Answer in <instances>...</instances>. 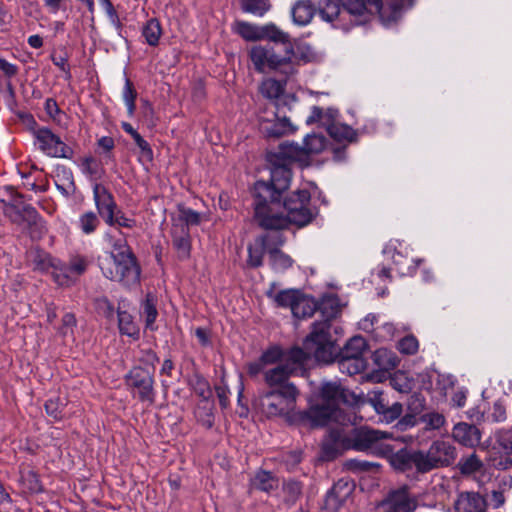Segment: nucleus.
<instances>
[{
  "mask_svg": "<svg viewBox=\"0 0 512 512\" xmlns=\"http://www.w3.org/2000/svg\"><path fill=\"white\" fill-rule=\"evenodd\" d=\"M412 0H341V6L335 0H322L319 15L327 22L338 21L343 28L364 25L376 14L384 26L395 24L404 11L412 6Z\"/></svg>",
  "mask_w": 512,
  "mask_h": 512,
  "instance_id": "obj_1",
  "label": "nucleus"
},
{
  "mask_svg": "<svg viewBox=\"0 0 512 512\" xmlns=\"http://www.w3.org/2000/svg\"><path fill=\"white\" fill-rule=\"evenodd\" d=\"M310 198L308 190H297L284 198H278L277 209L272 210V203L267 202L264 214L259 216L254 212V218L258 225L266 230L280 231L289 224L303 227L313 219V213L309 208Z\"/></svg>",
  "mask_w": 512,
  "mask_h": 512,
  "instance_id": "obj_2",
  "label": "nucleus"
},
{
  "mask_svg": "<svg viewBox=\"0 0 512 512\" xmlns=\"http://www.w3.org/2000/svg\"><path fill=\"white\" fill-rule=\"evenodd\" d=\"M336 354V339L328 333V324L315 322L311 332L304 339L303 348L293 347L284 352L283 364H290L295 372L308 357H314L317 362L328 364L334 361Z\"/></svg>",
  "mask_w": 512,
  "mask_h": 512,
  "instance_id": "obj_3",
  "label": "nucleus"
},
{
  "mask_svg": "<svg viewBox=\"0 0 512 512\" xmlns=\"http://www.w3.org/2000/svg\"><path fill=\"white\" fill-rule=\"evenodd\" d=\"M317 403L303 412V423L311 427L327 424L330 419H337L340 404H353L355 395L338 381H325L315 395Z\"/></svg>",
  "mask_w": 512,
  "mask_h": 512,
  "instance_id": "obj_4",
  "label": "nucleus"
},
{
  "mask_svg": "<svg viewBox=\"0 0 512 512\" xmlns=\"http://www.w3.org/2000/svg\"><path fill=\"white\" fill-rule=\"evenodd\" d=\"M270 163L269 181L258 180L253 187L254 212L259 216L266 211L267 202L272 203V210L279 207L278 198L288 190L292 178L291 167L281 157L268 155Z\"/></svg>",
  "mask_w": 512,
  "mask_h": 512,
  "instance_id": "obj_5",
  "label": "nucleus"
},
{
  "mask_svg": "<svg viewBox=\"0 0 512 512\" xmlns=\"http://www.w3.org/2000/svg\"><path fill=\"white\" fill-rule=\"evenodd\" d=\"M23 195L17 191L2 206L3 213L13 224L24 227L32 240L41 239L46 233L45 223L38 211L30 204H25Z\"/></svg>",
  "mask_w": 512,
  "mask_h": 512,
  "instance_id": "obj_6",
  "label": "nucleus"
},
{
  "mask_svg": "<svg viewBox=\"0 0 512 512\" xmlns=\"http://www.w3.org/2000/svg\"><path fill=\"white\" fill-rule=\"evenodd\" d=\"M250 58L258 72L277 71L288 77L296 72L293 62L294 48L288 46L284 55H279L273 46L257 45L250 50Z\"/></svg>",
  "mask_w": 512,
  "mask_h": 512,
  "instance_id": "obj_7",
  "label": "nucleus"
},
{
  "mask_svg": "<svg viewBox=\"0 0 512 512\" xmlns=\"http://www.w3.org/2000/svg\"><path fill=\"white\" fill-rule=\"evenodd\" d=\"M339 118L340 113L337 108L328 107L326 110H323L319 106H313L310 115L306 118V124H319L326 129L329 136L336 142H356L358 132L351 126L340 122Z\"/></svg>",
  "mask_w": 512,
  "mask_h": 512,
  "instance_id": "obj_8",
  "label": "nucleus"
},
{
  "mask_svg": "<svg viewBox=\"0 0 512 512\" xmlns=\"http://www.w3.org/2000/svg\"><path fill=\"white\" fill-rule=\"evenodd\" d=\"M298 395L294 384H286L282 389H272L261 395L258 408L268 418L286 416L295 409Z\"/></svg>",
  "mask_w": 512,
  "mask_h": 512,
  "instance_id": "obj_9",
  "label": "nucleus"
},
{
  "mask_svg": "<svg viewBox=\"0 0 512 512\" xmlns=\"http://www.w3.org/2000/svg\"><path fill=\"white\" fill-rule=\"evenodd\" d=\"M268 297L273 298L279 306L290 307L297 318L310 317L317 310V302L302 290H268Z\"/></svg>",
  "mask_w": 512,
  "mask_h": 512,
  "instance_id": "obj_10",
  "label": "nucleus"
},
{
  "mask_svg": "<svg viewBox=\"0 0 512 512\" xmlns=\"http://www.w3.org/2000/svg\"><path fill=\"white\" fill-rule=\"evenodd\" d=\"M390 438L391 434L388 432L361 427L355 429L352 434V448L378 456L386 455L391 452V448L384 443V440Z\"/></svg>",
  "mask_w": 512,
  "mask_h": 512,
  "instance_id": "obj_11",
  "label": "nucleus"
},
{
  "mask_svg": "<svg viewBox=\"0 0 512 512\" xmlns=\"http://www.w3.org/2000/svg\"><path fill=\"white\" fill-rule=\"evenodd\" d=\"M456 457V448L449 441L438 439L432 442L427 451H421L420 460L426 473L433 469L450 466Z\"/></svg>",
  "mask_w": 512,
  "mask_h": 512,
  "instance_id": "obj_12",
  "label": "nucleus"
},
{
  "mask_svg": "<svg viewBox=\"0 0 512 512\" xmlns=\"http://www.w3.org/2000/svg\"><path fill=\"white\" fill-rule=\"evenodd\" d=\"M35 145L45 155L52 158L72 159L74 150L47 127H40L34 132Z\"/></svg>",
  "mask_w": 512,
  "mask_h": 512,
  "instance_id": "obj_13",
  "label": "nucleus"
},
{
  "mask_svg": "<svg viewBox=\"0 0 512 512\" xmlns=\"http://www.w3.org/2000/svg\"><path fill=\"white\" fill-rule=\"evenodd\" d=\"M91 264V260L84 255H74L68 263L60 260L53 272V279L59 286L74 285Z\"/></svg>",
  "mask_w": 512,
  "mask_h": 512,
  "instance_id": "obj_14",
  "label": "nucleus"
},
{
  "mask_svg": "<svg viewBox=\"0 0 512 512\" xmlns=\"http://www.w3.org/2000/svg\"><path fill=\"white\" fill-rule=\"evenodd\" d=\"M285 236L280 231L271 230L254 239L247 246L248 257L246 265L249 268H258L263 264L265 253L269 254L271 243L284 244Z\"/></svg>",
  "mask_w": 512,
  "mask_h": 512,
  "instance_id": "obj_15",
  "label": "nucleus"
},
{
  "mask_svg": "<svg viewBox=\"0 0 512 512\" xmlns=\"http://www.w3.org/2000/svg\"><path fill=\"white\" fill-rule=\"evenodd\" d=\"M99 267L107 279L120 282L124 286L135 285L140 278L139 267H136V276H130V273L128 274L130 265H124L122 261L109 255L104 258H99Z\"/></svg>",
  "mask_w": 512,
  "mask_h": 512,
  "instance_id": "obj_16",
  "label": "nucleus"
},
{
  "mask_svg": "<svg viewBox=\"0 0 512 512\" xmlns=\"http://www.w3.org/2000/svg\"><path fill=\"white\" fill-rule=\"evenodd\" d=\"M383 252L391 256L395 269L401 277L413 276L422 262V259L415 258L411 250L400 242L395 246L387 245Z\"/></svg>",
  "mask_w": 512,
  "mask_h": 512,
  "instance_id": "obj_17",
  "label": "nucleus"
},
{
  "mask_svg": "<svg viewBox=\"0 0 512 512\" xmlns=\"http://www.w3.org/2000/svg\"><path fill=\"white\" fill-rule=\"evenodd\" d=\"M128 387L136 391L141 402L153 403L155 400L153 375L140 367L133 368L126 375Z\"/></svg>",
  "mask_w": 512,
  "mask_h": 512,
  "instance_id": "obj_18",
  "label": "nucleus"
},
{
  "mask_svg": "<svg viewBox=\"0 0 512 512\" xmlns=\"http://www.w3.org/2000/svg\"><path fill=\"white\" fill-rule=\"evenodd\" d=\"M417 505L416 497L406 485L391 490L381 504L383 512H413Z\"/></svg>",
  "mask_w": 512,
  "mask_h": 512,
  "instance_id": "obj_19",
  "label": "nucleus"
},
{
  "mask_svg": "<svg viewBox=\"0 0 512 512\" xmlns=\"http://www.w3.org/2000/svg\"><path fill=\"white\" fill-rule=\"evenodd\" d=\"M354 490V484L347 479L338 480L327 492L323 509L325 512H339Z\"/></svg>",
  "mask_w": 512,
  "mask_h": 512,
  "instance_id": "obj_20",
  "label": "nucleus"
},
{
  "mask_svg": "<svg viewBox=\"0 0 512 512\" xmlns=\"http://www.w3.org/2000/svg\"><path fill=\"white\" fill-rule=\"evenodd\" d=\"M93 199L99 215L104 219L111 221L112 214L118 206L112 193L101 183L93 184Z\"/></svg>",
  "mask_w": 512,
  "mask_h": 512,
  "instance_id": "obj_21",
  "label": "nucleus"
},
{
  "mask_svg": "<svg viewBox=\"0 0 512 512\" xmlns=\"http://www.w3.org/2000/svg\"><path fill=\"white\" fill-rule=\"evenodd\" d=\"M421 450L400 449L390 455L391 466L401 472H406L415 468L420 473H425L420 460Z\"/></svg>",
  "mask_w": 512,
  "mask_h": 512,
  "instance_id": "obj_22",
  "label": "nucleus"
},
{
  "mask_svg": "<svg viewBox=\"0 0 512 512\" xmlns=\"http://www.w3.org/2000/svg\"><path fill=\"white\" fill-rule=\"evenodd\" d=\"M106 238L113 248V251L109 256L114 257L115 259H119L122 261L124 265H130V270H128V274L130 276H136V267H139L136 263V258L133 255L130 247L127 244L125 237L115 238L110 234H106Z\"/></svg>",
  "mask_w": 512,
  "mask_h": 512,
  "instance_id": "obj_23",
  "label": "nucleus"
},
{
  "mask_svg": "<svg viewBox=\"0 0 512 512\" xmlns=\"http://www.w3.org/2000/svg\"><path fill=\"white\" fill-rule=\"evenodd\" d=\"M259 129L267 138H280L295 131L289 118L278 117L276 114L273 119H261Z\"/></svg>",
  "mask_w": 512,
  "mask_h": 512,
  "instance_id": "obj_24",
  "label": "nucleus"
},
{
  "mask_svg": "<svg viewBox=\"0 0 512 512\" xmlns=\"http://www.w3.org/2000/svg\"><path fill=\"white\" fill-rule=\"evenodd\" d=\"M487 502L477 492H462L454 503L455 512H486Z\"/></svg>",
  "mask_w": 512,
  "mask_h": 512,
  "instance_id": "obj_25",
  "label": "nucleus"
},
{
  "mask_svg": "<svg viewBox=\"0 0 512 512\" xmlns=\"http://www.w3.org/2000/svg\"><path fill=\"white\" fill-rule=\"evenodd\" d=\"M452 437L463 446L474 447L479 444L481 434L475 425L460 422L453 427Z\"/></svg>",
  "mask_w": 512,
  "mask_h": 512,
  "instance_id": "obj_26",
  "label": "nucleus"
},
{
  "mask_svg": "<svg viewBox=\"0 0 512 512\" xmlns=\"http://www.w3.org/2000/svg\"><path fill=\"white\" fill-rule=\"evenodd\" d=\"M117 318H118V330L122 336H127L133 340H138L140 338V327L135 320V317L124 310L122 306L119 305L117 310Z\"/></svg>",
  "mask_w": 512,
  "mask_h": 512,
  "instance_id": "obj_27",
  "label": "nucleus"
},
{
  "mask_svg": "<svg viewBox=\"0 0 512 512\" xmlns=\"http://www.w3.org/2000/svg\"><path fill=\"white\" fill-rule=\"evenodd\" d=\"M342 306L343 303L334 294H327L322 298V300L319 303L317 302V310L324 318L322 322H326L328 324V333L330 335V320L335 318L340 313Z\"/></svg>",
  "mask_w": 512,
  "mask_h": 512,
  "instance_id": "obj_28",
  "label": "nucleus"
},
{
  "mask_svg": "<svg viewBox=\"0 0 512 512\" xmlns=\"http://www.w3.org/2000/svg\"><path fill=\"white\" fill-rule=\"evenodd\" d=\"M294 373V367L290 364H280L265 372V381L270 387L282 389L286 384H292L288 381L289 377Z\"/></svg>",
  "mask_w": 512,
  "mask_h": 512,
  "instance_id": "obj_29",
  "label": "nucleus"
},
{
  "mask_svg": "<svg viewBox=\"0 0 512 512\" xmlns=\"http://www.w3.org/2000/svg\"><path fill=\"white\" fill-rule=\"evenodd\" d=\"M316 12L312 0H298L293 5L291 14L293 22L299 26H305L311 22Z\"/></svg>",
  "mask_w": 512,
  "mask_h": 512,
  "instance_id": "obj_30",
  "label": "nucleus"
},
{
  "mask_svg": "<svg viewBox=\"0 0 512 512\" xmlns=\"http://www.w3.org/2000/svg\"><path fill=\"white\" fill-rule=\"evenodd\" d=\"M178 215L172 218V227L178 226V229H189L190 226H197L202 221V215L183 204L177 206Z\"/></svg>",
  "mask_w": 512,
  "mask_h": 512,
  "instance_id": "obj_31",
  "label": "nucleus"
},
{
  "mask_svg": "<svg viewBox=\"0 0 512 512\" xmlns=\"http://www.w3.org/2000/svg\"><path fill=\"white\" fill-rule=\"evenodd\" d=\"M140 317L144 321L146 330L156 331L158 329L156 325V319L158 317L156 299L151 293H148L145 300L141 303Z\"/></svg>",
  "mask_w": 512,
  "mask_h": 512,
  "instance_id": "obj_32",
  "label": "nucleus"
},
{
  "mask_svg": "<svg viewBox=\"0 0 512 512\" xmlns=\"http://www.w3.org/2000/svg\"><path fill=\"white\" fill-rule=\"evenodd\" d=\"M260 40H268L275 44H282L284 45V52L288 50V46H293L290 35L281 30L274 23L261 26Z\"/></svg>",
  "mask_w": 512,
  "mask_h": 512,
  "instance_id": "obj_33",
  "label": "nucleus"
},
{
  "mask_svg": "<svg viewBox=\"0 0 512 512\" xmlns=\"http://www.w3.org/2000/svg\"><path fill=\"white\" fill-rule=\"evenodd\" d=\"M172 242L177 250L180 259H186L190 255L191 243L189 229H178V226L172 227Z\"/></svg>",
  "mask_w": 512,
  "mask_h": 512,
  "instance_id": "obj_34",
  "label": "nucleus"
},
{
  "mask_svg": "<svg viewBox=\"0 0 512 512\" xmlns=\"http://www.w3.org/2000/svg\"><path fill=\"white\" fill-rule=\"evenodd\" d=\"M283 245L284 244L271 243L268 258L270 266L275 271H284L293 264L292 258L280 250Z\"/></svg>",
  "mask_w": 512,
  "mask_h": 512,
  "instance_id": "obj_35",
  "label": "nucleus"
},
{
  "mask_svg": "<svg viewBox=\"0 0 512 512\" xmlns=\"http://www.w3.org/2000/svg\"><path fill=\"white\" fill-rule=\"evenodd\" d=\"M337 354L334 356V360L337 355L346 356L349 358H363V353L367 348L366 340L362 336H354L346 343V345L340 350L338 346Z\"/></svg>",
  "mask_w": 512,
  "mask_h": 512,
  "instance_id": "obj_36",
  "label": "nucleus"
},
{
  "mask_svg": "<svg viewBox=\"0 0 512 512\" xmlns=\"http://www.w3.org/2000/svg\"><path fill=\"white\" fill-rule=\"evenodd\" d=\"M270 155L281 157L283 161L291 165L293 161L302 160L306 153L304 152L303 145L291 142L280 144L278 152L271 153Z\"/></svg>",
  "mask_w": 512,
  "mask_h": 512,
  "instance_id": "obj_37",
  "label": "nucleus"
},
{
  "mask_svg": "<svg viewBox=\"0 0 512 512\" xmlns=\"http://www.w3.org/2000/svg\"><path fill=\"white\" fill-rule=\"evenodd\" d=\"M19 472V483L24 493L36 494L42 491L40 479L35 471L21 467Z\"/></svg>",
  "mask_w": 512,
  "mask_h": 512,
  "instance_id": "obj_38",
  "label": "nucleus"
},
{
  "mask_svg": "<svg viewBox=\"0 0 512 512\" xmlns=\"http://www.w3.org/2000/svg\"><path fill=\"white\" fill-rule=\"evenodd\" d=\"M373 362L375 365L383 371H389L395 369L399 364L397 355L386 348L377 349L373 353Z\"/></svg>",
  "mask_w": 512,
  "mask_h": 512,
  "instance_id": "obj_39",
  "label": "nucleus"
},
{
  "mask_svg": "<svg viewBox=\"0 0 512 512\" xmlns=\"http://www.w3.org/2000/svg\"><path fill=\"white\" fill-rule=\"evenodd\" d=\"M338 369L347 375H355L362 372L366 367L364 358H349L342 355H337Z\"/></svg>",
  "mask_w": 512,
  "mask_h": 512,
  "instance_id": "obj_40",
  "label": "nucleus"
},
{
  "mask_svg": "<svg viewBox=\"0 0 512 512\" xmlns=\"http://www.w3.org/2000/svg\"><path fill=\"white\" fill-rule=\"evenodd\" d=\"M251 483L255 489L267 493L275 490L279 484L277 478L271 472L264 470L257 472Z\"/></svg>",
  "mask_w": 512,
  "mask_h": 512,
  "instance_id": "obj_41",
  "label": "nucleus"
},
{
  "mask_svg": "<svg viewBox=\"0 0 512 512\" xmlns=\"http://www.w3.org/2000/svg\"><path fill=\"white\" fill-rule=\"evenodd\" d=\"M81 171L85 174L90 181L99 183L98 181L103 177L105 171L100 166V163L92 156H86L81 161Z\"/></svg>",
  "mask_w": 512,
  "mask_h": 512,
  "instance_id": "obj_42",
  "label": "nucleus"
},
{
  "mask_svg": "<svg viewBox=\"0 0 512 512\" xmlns=\"http://www.w3.org/2000/svg\"><path fill=\"white\" fill-rule=\"evenodd\" d=\"M162 35V27L158 19L151 18L142 27V36L149 46H157Z\"/></svg>",
  "mask_w": 512,
  "mask_h": 512,
  "instance_id": "obj_43",
  "label": "nucleus"
},
{
  "mask_svg": "<svg viewBox=\"0 0 512 512\" xmlns=\"http://www.w3.org/2000/svg\"><path fill=\"white\" fill-rule=\"evenodd\" d=\"M32 262L36 269L47 272L53 278V272L55 267L58 266L57 264H59L60 260L51 257L49 254L43 251L38 250L33 253Z\"/></svg>",
  "mask_w": 512,
  "mask_h": 512,
  "instance_id": "obj_44",
  "label": "nucleus"
},
{
  "mask_svg": "<svg viewBox=\"0 0 512 512\" xmlns=\"http://www.w3.org/2000/svg\"><path fill=\"white\" fill-rule=\"evenodd\" d=\"M241 10L258 17L264 16L270 9L269 0H239Z\"/></svg>",
  "mask_w": 512,
  "mask_h": 512,
  "instance_id": "obj_45",
  "label": "nucleus"
},
{
  "mask_svg": "<svg viewBox=\"0 0 512 512\" xmlns=\"http://www.w3.org/2000/svg\"><path fill=\"white\" fill-rule=\"evenodd\" d=\"M390 385L400 393H410L414 388V380L408 373L397 371L391 377Z\"/></svg>",
  "mask_w": 512,
  "mask_h": 512,
  "instance_id": "obj_46",
  "label": "nucleus"
},
{
  "mask_svg": "<svg viewBox=\"0 0 512 512\" xmlns=\"http://www.w3.org/2000/svg\"><path fill=\"white\" fill-rule=\"evenodd\" d=\"M326 145V138L321 134H309L303 140V149L306 156L321 153Z\"/></svg>",
  "mask_w": 512,
  "mask_h": 512,
  "instance_id": "obj_47",
  "label": "nucleus"
},
{
  "mask_svg": "<svg viewBox=\"0 0 512 512\" xmlns=\"http://www.w3.org/2000/svg\"><path fill=\"white\" fill-rule=\"evenodd\" d=\"M284 85L285 82L269 78L262 82L260 92L268 99H277L284 92Z\"/></svg>",
  "mask_w": 512,
  "mask_h": 512,
  "instance_id": "obj_48",
  "label": "nucleus"
},
{
  "mask_svg": "<svg viewBox=\"0 0 512 512\" xmlns=\"http://www.w3.org/2000/svg\"><path fill=\"white\" fill-rule=\"evenodd\" d=\"M512 453H503L497 449H489L488 460L491 465L500 470H506L512 466Z\"/></svg>",
  "mask_w": 512,
  "mask_h": 512,
  "instance_id": "obj_49",
  "label": "nucleus"
},
{
  "mask_svg": "<svg viewBox=\"0 0 512 512\" xmlns=\"http://www.w3.org/2000/svg\"><path fill=\"white\" fill-rule=\"evenodd\" d=\"M99 225L100 220L93 211L85 212L79 217L78 227L86 235L94 233Z\"/></svg>",
  "mask_w": 512,
  "mask_h": 512,
  "instance_id": "obj_50",
  "label": "nucleus"
},
{
  "mask_svg": "<svg viewBox=\"0 0 512 512\" xmlns=\"http://www.w3.org/2000/svg\"><path fill=\"white\" fill-rule=\"evenodd\" d=\"M490 449H497L503 453H512V428L500 430L495 433V442Z\"/></svg>",
  "mask_w": 512,
  "mask_h": 512,
  "instance_id": "obj_51",
  "label": "nucleus"
},
{
  "mask_svg": "<svg viewBox=\"0 0 512 512\" xmlns=\"http://www.w3.org/2000/svg\"><path fill=\"white\" fill-rule=\"evenodd\" d=\"M66 400L59 396L50 398L45 403L46 413L54 420H61L64 416Z\"/></svg>",
  "mask_w": 512,
  "mask_h": 512,
  "instance_id": "obj_52",
  "label": "nucleus"
},
{
  "mask_svg": "<svg viewBox=\"0 0 512 512\" xmlns=\"http://www.w3.org/2000/svg\"><path fill=\"white\" fill-rule=\"evenodd\" d=\"M284 500L288 505H294L302 494V485L295 480H288L283 485Z\"/></svg>",
  "mask_w": 512,
  "mask_h": 512,
  "instance_id": "obj_53",
  "label": "nucleus"
},
{
  "mask_svg": "<svg viewBox=\"0 0 512 512\" xmlns=\"http://www.w3.org/2000/svg\"><path fill=\"white\" fill-rule=\"evenodd\" d=\"M419 421L425 424L428 430H439L446 423L444 415L435 411L421 415Z\"/></svg>",
  "mask_w": 512,
  "mask_h": 512,
  "instance_id": "obj_54",
  "label": "nucleus"
},
{
  "mask_svg": "<svg viewBox=\"0 0 512 512\" xmlns=\"http://www.w3.org/2000/svg\"><path fill=\"white\" fill-rule=\"evenodd\" d=\"M122 97L127 107L128 115L133 116L136 109L135 100L137 97V92L129 79H126L125 81Z\"/></svg>",
  "mask_w": 512,
  "mask_h": 512,
  "instance_id": "obj_55",
  "label": "nucleus"
},
{
  "mask_svg": "<svg viewBox=\"0 0 512 512\" xmlns=\"http://www.w3.org/2000/svg\"><path fill=\"white\" fill-rule=\"evenodd\" d=\"M105 223L109 226H118L128 229H133L136 227L137 222L134 218L127 217L121 210L117 208L116 211L112 214V219L109 221L105 220Z\"/></svg>",
  "mask_w": 512,
  "mask_h": 512,
  "instance_id": "obj_56",
  "label": "nucleus"
},
{
  "mask_svg": "<svg viewBox=\"0 0 512 512\" xmlns=\"http://www.w3.org/2000/svg\"><path fill=\"white\" fill-rule=\"evenodd\" d=\"M63 178L66 183L60 184L56 182V188L65 197H69L74 194L76 186L74 183L73 173L70 169L63 167L62 169Z\"/></svg>",
  "mask_w": 512,
  "mask_h": 512,
  "instance_id": "obj_57",
  "label": "nucleus"
},
{
  "mask_svg": "<svg viewBox=\"0 0 512 512\" xmlns=\"http://www.w3.org/2000/svg\"><path fill=\"white\" fill-rule=\"evenodd\" d=\"M238 33L243 39L248 41L260 40L261 26L240 22L238 24Z\"/></svg>",
  "mask_w": 512,
  "mask_h": 512,
  "instance_id": "obj_58",
  "label": "nucleus"
},
{
  "mask_svg": "<svg viewBox=\"0 0 512 512\" xmlns=\"http://www.w3.org/2000/svg\"><path fill=\"white\" fill-rule=\"evenodd\" d=\"M402 411L403 407L399 402L392 404L390 407L385 406L383 411L378 413L379 420L387 424L392 423L394 420L400 417Z\"/></svg>",
  "mask_w": 512,
  "mask_h": 512,
  "instance_id": "obj_59",
  "label": "nucleus"
},
{
  "mask_svg": "<svg viewBox=\"0 0 512 512\" xmlns=\"http://www.w3.org/2000/svg\"><path fill=\"white\" fill-rule=\"evenodd\" d=\"M437 378H439V372L435 370H429L420 373L418 375L420 388L427 391L436 390Z\"/></svg>",
  "mask_w": 512,
  "mask_h": 512,
  "instance_id": "obj_60",
  "label": "nucleus"
},
{
  "mask_svg": "<svg viewBox=\"0 0 512 512\" xmlns=\"http://www.w3.org/2000/svg\"><path fill=\"white\" fill-rule=\"evenodd\" d=\"M481 466L482 463L475 454H472L467 458H463L459 462L460 471L463 474H472L480 470Z\"/></svg>",
  "mask_w": 512,
  "mask_h": 512,
  "instance_id": "obj_61",
  "label": "nucleus"
},
{
  "mask_svg": "<svg viewBox=\"0 0 512 512\" xmlns=\"http://www.w3.org/2000/svg\"><path fill=\"white\" fill-rule=\"evenodd\" d=\"M366 402L374 408L377 414L380 411H383L386 406L385 399L383 398V392L378 389H373L367 393Z\"/></svg>",
  "mask_w": 512,
  "mask_h": 512,
  "instance_id": "obj_62",
  "label": "nucleus"
},
{
  "mask_svg": "<svg viewBox=\"0 0 512 512\" xmlns=\"http://www.w3.org/2000/svg\"><path fill=\"white\" fill-rule=\"evenodd\" d=\"M397 348L402 354L412 355L418 351L419 343L414 336L409 335L398 342Z\"/></svg>",
  "mask_w": 512,
  "mask_h": 512,
  "instance_id": "obj_63",
  "label": "nucleus"
},
{
  "mask_svg": "<svg viewBox=\"0 0 512 512\" xmlns=\"http://www.w3.org/2000/svg\"><path fill=\"white\" fill-rule=\"evenodd\" d=\"M283 356H284V352L282 351V349L278 346H273V347L269 348L268 350H266L261 355L260 358H261L262 363H264L265 365H268V364L277 363L278 361H283Z\"/></svg>",
  "mask_w": 512,
  "mask_h": 512,
  "instance_id": "obj_64",
  "label": "nucleus"
}]
</instances>
